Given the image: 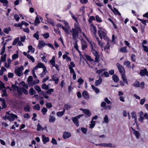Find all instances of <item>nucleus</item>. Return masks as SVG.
Segmentation results:
<instances>
[{
    "mask_svg": "<svg viewBox=\"0 0 148 148\" xmlns=\"http://www.w3.org/2000/svg\"><path fill=\"white\" fill-rule=\"evenodd\" d=\"M107 41V44L104 47V51L108 53L109 52V50L110 49V47L111 43V41L109 38H108V40H105Z\"/></svg>",
    "mask_w": 148,
    "mask_h": 148,
    "instance_id": "nucleus-3",
    "label": "nucleus"
},
{
    "mask_svg": "<svg viewBox=\"0 0 148 148\" xmlns=\"http://www.w3.org/2000/svg\"><path fill=\"white\" fill-rule=\"evenodd\" d=\"M81 131L83 133L86 134L87 133V130L86 128H85L83 127H82L81 129Z\"/></svg>",
    "mask_w": 148,
    "mask_h": 148,
    "instance_id": "nucleus-56",
    "label": "nucleus"
},
{
    "mask_svg": "<svg viewBox=\"0 0 148 148\" xmlns=\"http://www.w3.org/2000/svg\"><path fill=\"white\" fill-rule=\"evenodd\" d=\"M102 79L100 77L99 79L96 81L95 85L96 86H98L100 85L102 82Z\"/></svg>",
    "mask_w": 148,
    "mask_h": 148,
    "instance_id": "nucleus-31",
    "label": "nucleus"
},
{
    "mask_svg": "<svg viewBox=\"0 0 148 148\" xmlns=\"http://www.w3.org/2000/svg\"><path fill=\"white\" fill-rule=\"evenodd\" d=\"M42 88L46 90H47L49 88L48 86L45 84H43L42 85Z\"/></svg>",
    "mask_w": 148,
    "mask_h": 148,
    "instance_id": "nucleus-54",
    "label": "nucleus"
},
{
    "mask_svg": "<svg viewBox=\"0 0 148 148\" xmlns=\"http://www.w3.org/2000/svg\"><path fill=\"white\" fill-rule=\"evenodd\" d=\"M116 66L119 70L120 73L121 74L125 73V71L123 66L119 63H117Z\"/></svg>",
    "mask_w": 148,
    "mask_h": 148,
    "instance_id": "nucleus-5",
    "label": "nucleus"
},
{
    "mask_svg": "<svg viewBox=\"0 0 148 148\" xmlns=\"http://www.w3.org/2000/svg\"><path fill=\"white\" fill-rule=\"evenodd\" d=\"M82 50H84L87 47V45L86 42L84 41L82 42Z\"/></svg>",
    "mask_w": 148,
    "mask_h": 148,
    "instance_id": "nucleus-27",
    "label": "nucleus"
},
{
    "mask_svg": "<svg viewBox=\"0 0 148 148\" xmlns=\"http://www.w3.org/2000/svg\"><path fill=\"white\" fill-rule=\"evenodd\" d=\"M95 56V62H98L99 61V56L98 54Z\"/></svg>",
    "mask_w": 148,
    "mask_h": 148,
    "instance_id": "nucleus-64",
    "label": "nucleus"
},
{
    "mask_svg": "<svg viewBox=\"0 0 148 148\" xmlns=\"http://www.w3.org/2000/svg\"><path fill=\"white\" fill-rule=\"evenodd\" d=\"M29 93L31 95H33L34 94H35L36 91L34 90L33 88H31L29 90Z\"/></svg>",
    "mask_w": 148,
    "mask_h": 148,
    "instance_id": "nucleus-42",
    "label": "nucleus"
},
{
    "mask_svg": "<svg viewBox=\"0 0 148 148\" xmlns=\"http://www.w3.org/2000/svg\"><path fill=\"white\" fill-rule=\"evenodd\" d=\"M45 45V42L43 41H39L38 47L39 49L42 48Z\"/></svg>",
    "mask_w": 148,
    "mask_h": 148,
    "instance_id": "nucleus-13",
    "label": "nucleus"
},
{
    "mask_svg": "<svg viewBox=\"0 0 148 148\" xmlns=\"http://www.w3.org/2000/svg\"><path fill=\"white\" fill-rule=\"evenodd\" d=\"M105 70V69H101L99 70H97L96 72L97 73H98L99 75L103 71H104Z\"/></svg>",
    "mask_w": 148,
    "mask_h": 148,
    "instance_id": "nucleus-60",
    "label": "nucleus"
},
{
    "mask_svg": "<svg viewBox=\"0 0 148 148\" xmlns=\"http://www.w3.org/2000/svg\"><path fill=\"white\" fill-rule=\"evenodd\" d=\"M71 135V134L70 132H65L63 133V137L64 139H66L70 137Z\"/></svg>",
    "mask_w": 148,
    "mask_h": 148,
    "instance_id": "nucleus-14",
    "label": "nucleus"
},
{
    "mask_svg": "<svg viewBox=\"0 0 148 148\" xmlns=\"http://www.w3.org/2000/svg\"><path fill=\"white\" fill-rule=\"evenodd\" d=\"M72 29H73L79 32L81 31V29L79 26L78 23H75L74 28H73Z\"/></svg>",
    "mask_w": 148,
    "mask_h": 148,
    "instance_id": "nucleus-12",
    "label": "nucleus"
},
{
    "mask_svg": "<svg viewBox=\"0 0 148 148\" xmlns=\"http://www.w3.org/2000/svg\"><path fill=\"white\" fill-rule=\"evenodd\" d=\"M96 20L97 21L100 22L102 21V20L101 18L99 16L97 15L95 16Z\"/></svg>",
    "mask_w": 148,
    "mask_h": 148,
    "instance_id": "nucleus-59",
    "label": "nucleus"
},
{
    "mask_svg": "<svg viewBox=\"0 0 148 148\" xmlns=\"http://www.w3.org/2000/svg\"><path fill=\"white\" fill-rule=\"evenodd\" d=\"M38 32L37 31L33 35L34 38H36L37 40H38L39 39V35L38 34Z\"/></svg>",
    "mask_w": 148,
    "mask_h": 148,
    "instance_id": "nucleus-45",
    "label": "nucleus"
},
{
    "mask_svg": "<svg viewBox=\"0 0 148 148\" xmlns=\"http://www.w3.org/2000/svg\"><path fill=\"white\" fill-rule=\"evenodd\" d=\"M0 1L4 4L3 5L4 6H7L8 3L7 0H0Z\"/></svg>",
    "mask_w": 148,
    "mask_h": 148,
    "instance_id": "nucleus-41",
    "label": "nucleus"
},
{
    "mask_svg": "<svg viewBox=\"0 0 148 148\" xmlns=\"http://www.w3.org/2000/svg\"><path fill=\"white\" fill-rule=\"evenodd\" d=\"M96 121H92L90 122V124L89 125V127L91 129L93 128L95 125Z\"/></svg>",
    "mask_w": 148,
    "mask_h": 148,
    "instance_id": "nucleus-32",
    "label": "nucleus"
},
{
    "mask_svg": "<svg viewBox=\"0 0 148 148\" xmlns=\"http://www.w3.org/2000/svg\"><path fill=\"white\" fill-rule=\"evenodd\" d=\"M10 115L9 121H14L15 119H17L18 116L17 115L13 113H9L8 114Z\"/></svg>",
    "mask_w": 148,
    "mask_h": 148,
    "instance_id": "nucleus-7",
    "label": "nucleus"
},
{
    "mask_svg": "<svg viewBox=\"0 0 148 148\" xmlns=\"http://www.w3.org/2000/svg\"><path fill=\"white\" fill-rule=\"evenodd\" d=\"M124 64L126 65L129 68H131V66L130 65V62L129 61H125L124 62Z\"/></svg>",
    "mask_w": 148,
    "mask_h": 148,
    "instance_id": "nucleus-38",
    "label": "nucleus"
},
{
    "mask_svg": "<svg viewBox=\"0 0 148 148\" xmlns=\"http://www.w3.org/2000/svg\"><path fill=\"white\" fill-rule=\"evenodd\" d=\"M71 119L77 126V127L79 126V121L77 118L72 117L71 118Z\"/></svg>",
    "mask_w": 148,
    "mask_h": 148,
    "instance_id": "nucleus-15",
    "label": "nucleus"
},
{
    "mask_svg": "<svg viewBox=\"0 0 148 148\" xmlns=\"http://www.w3.org/2000/svg\"><path fill=\"white\" fill-rule=\"evenodd\" d=\"M91 86L92 88L93 89L95 90L96 93H98L99 92V89L98 88H97L96 87H95L93 85H92Z\"/></svg>",
    "mask_w": 148,
    "mask_h": 148,
    "instance_id": "nucleus-34",
    "label": "nucleus"
},
{
    "mask_svg": "<svg viewBox=\"0 0 148 148\" xmlns=\"http://www.w3.org/2000/svg\"><path fill=\"white\" fill-rule=\"evenodd\" d=\"M139 115V118H138V120L139 121L142 123L143 122L144 120V117H143V112L141 111L138 113Z\"/></svg>",
    "mask_w": 148,
    "mask_h": 148,
    "instance_id": "nucleus-10",
    "label": "nucleus"
},
{
    "mask_svg": "<svg viewBox=\"0 0 148 148\" xmlns=\"http://www.w3.org/2000/svg\"><path fill=\"white\" fill-rule=\"evenodd\" d=\"M140 73L141 76H145L146 75L147 76H148V72L146 69H144L143 70H141Z\"/></svg>",
    "mask_w": 148,
    "mask_h": 148,
    "instance_id": "nucleus-9",
    "label": "nucleus"
},
{
    "mask_svg": "<svg viewBox=\"0 0 148 148\" xmlns=\"http://www.w3.org/2000/svg\"><path fill=\"white\" fill-rule=\"evenodd\" d=\"M88 41L89 42L90 45V47L91 49H94V47L95 46V44L93 42L90 41L89 40H88Z\"/></svg>",
    "mask_w": 148,
    "mask_h": 148,
    "instance_id": "nucleus-28",
    "label": "nucleus"
},
{
    "mask_svg": "<svg viewBox=\"0 0 148 148\" xmlns=\"http://www.w3.org/2000/svg\"><path fill=\"white\" fill-rule=\"evenodd\" d=\"M33 77L31 76H29L27 79V81L28 82V84L31 86H32L33 81H32Z\"/></svg>",
    "mask_w": 148,
    "mask_h": 148,
    "instance_id": "nucleus-19",
    "label": "nucleus"
},
{
    "mask_svg": "<svg viewBox=\"0 0 148 148\" xmlns=\"http://www.w3.org/2000/svg\"><path fill=\"white\" fill-rule=\"evenodd\" d=\"M70 32L72 35L73 39L75 40H76V38L78 35L79 32L73 29H72L70 31Z\"/></svg>",
    "mask_w": 148,
    "mask_h": 148,
    "instance_id": "nucleus-4",
    "label": "nucleus"
},
{
    "mask_svg": "<svg viewBox=\"0 0 148 148\" xmlns=\"http://www.w3.org/2000/svg\"><path fill=\"white\" fill-rule=\"evenodd\" d=\"M123 82H124L126 84H128V82L125 75V73L121 74Z\"/></svg>",
    "mask_w": 148,
    "mask_h": 148,
    "instance_id": "nucleus-24",
    "label": "nucleus"
},
{
    "mask_svg": "<svg viewBox=\"0 0 148 148\" xmlns=\"http://www.w3.org/2000/svg\"><path fill=\"white\" fill-rule=\"evenodd\" d=\"M67 25H68V24L66 22V26L64 27L63 25H60V27H61L63 30H64V31L66 32L67 33H68L69 32V30L68 29V28L67 27Z\"/></svg>",
    "mask_w": 148,
    "mask_h": 148,
    "instance_id": "nucleus-18",
    "label": "nucleus"
},
{
    "mask_svg": "<svg viewBox=\"0 0 148 148\" xmlns=\"http://www.w3.org/2000/svg\"><path fill=\"white\" fill-rule=\"evenodd\" d=\"M34 109L37 110H40V107L39 105V104H37L35 105L34 106Z\"/></svg>",
    "mask_w": 148,
    "mask_h": 148,
    "instance_id": "nucleus-46",
    "label": "nucleus"
},
{
    "mask_svg": "<svg viewBox=\"0 0 148 148\" xmlns=\"http://www.w3.org/2000/svg\"><path fill=\"white\" fill-rule=\"evenodd\" d=\"M132 116V118L133 119H134V120L135 121V123H136L137 121V118H136V114L135 112L134 111L132 112L131 113Z\"/></svg>",
    "mask_w": 148,
    "mask_h": 148,
    "instance_id": "nucleus-25",
    "label": "nucleus"
},
{
    "mask_svg": "<svg viewBox=\"0 0 148 148\" xmlns=\"http://www.w3.org/2000/svg\"><path fill=\"white\" fill-rule=\"evenodd\" d=\"M3 94L1 95L2 97H7L8 95L6 92V89H3L2 90Z\"/></svg>",
    "mask_w": 148,
    "mask_h": 148,
    "instance_id": "nucleus-37",
    "label": "nucleus"
},
{
    "mask_svg": "<svg viewBox=\"0 0 148 148\" xmlns=\"http://www.w3.org/2000/svg\"><path fill=\"white\" fill-rule=\"evenodd\" d=\"M86 115V117H88L91 116L92 114L90 111L88 109H80Z\"/></svg>",
    "mask_w": 148,
    "mask_h": 148,
    "instance_id": "nucleus-6",
    "label": "nucleus"
},
{
    "mask_svg": "<svg viewBox=\"0 0 148 148\" xmlns=\"http://www.w3.org/2000/svg\"><path fill=\"white\" fill-rule=\"evenodd\" d=\"M30 106L27 105L24 108V110L25 112H28L30 111Z\"/></svg>",
    "mask_w": 148,
    "mask_h": 148,
    "instance_id": "nucleus-55",
    "label": "nucleus"
},
{
    "mask_svg": "<svg viewBox=\"0 0 148 148\" xmlns=\"http://www.w3.org/2000/svg\"><path fill=\"white\" fill-rule=\"evenodd\" d=\"M133 134L136 136L137 138H138L140 136V133L139 132L134 130H133Z\"/></svg>",
    "mask_w": 148,
    "mask_h": 148,
    "instance_id": "nucleus-29",
    "label": "nucleus"
},
{
    "mask_svg": "<svg viewBox=\"0 0 148 148\" xmlns=\"http://www.w3.org/2000/svg\"><path fill=\"white\" fill-rule=\"evenodd\" d=\"M98 34L100 38L102 39H103L104 40H108L109 38L107 35V34L105 31V30L101 28H99L98 31Z\"/></svg>",
    "mask_w": 148,
    "mask_h": 148,
    "instance_id": "nucleus-1",
    "label": "nucleus"
},
{
    "mask_svg": "<svg viewBox=\"0 0 148 148\" xmlns=\"http://www.w3.org/2000/svg\"><path fill=\"white\" fill-rule=\"evenodd\" d=\"M42 142L44 144L46 143L47 142H49V137H46L45 136L44 134L42 135Z\"/></svg>",
    "mask_w": 148,
    "mask_h": 148,
    "instance_id": "nucleus-11",
    "label": "nucleus"
},
{
    "mask_svg": "<svg viewBox=\"0 0 148 148\" xmlns=\"http://www.w3.org/2000/svg\"><path fill=\"white\" fill-rule=\"evenodd\" d=\"M52 80L54 81L56 84H57L59 82V79L58 78L55 74H54L52 76Z\"/></svg>",
    "mask_w": 148,
    "mask_h": 148,
    "instance_id": "nucleus-16",
    "label": "nucleus"
},
{
    "mask_svg": "<svg viewBox=\"0 0 148 148\" xmlns=\"http://www.w3.org/2000/svg\"><path fill=\"white\" fill-rule=\"evenodd\" d=\"M23 70V67L22 66L20 67L16 68L15 69V73L18 76L20 77L23 74L22 71Z\"/></svg>",
    "mask_w": 148,
    "mask_h": 148,
    "instance_id": "nucleus-2",
    "label": "nucleus"
},
{
    "mask_svg": "<svg viewBox=\"0 0 148 148\" xmlns=\"http://www.w3.org/2000/svg\"><path fill=\"white\" fill-rule=\"evenodd\" d=\"M19 39V37H17L16 38L13 42L12 45H15L18 42Z\"/></svg>",
    "mask_w": 148,
    "mask_h": 148,
    "instance_id": "nucleus-50",
    "label": "nucleus"
},
{
    "mask_svg": "<svg viewBox=\"0 0 148 148\" xmlns=\"http://www.w3.org/2000/svg\"><path fill=\"white\" fill-rule=\"evenodd\" d=\"M74 47L75 48V49L77 51H79L77 41H76V40L75 42H74Z\"/></svg>",
    "mask_w": 148,
    "mask_h": 148,
    "instance_id": "nucleus-61",
    "label": "nucleus"
},
{
    "mask_svg": "<svg viewBox=\"0 0 148 148\" xmlns=\"http://www.w3.org/2000/svg\"><path fill=\"white\" fill-rule=\"evenodd\" d=\"M17 91L18 95H21L22 94L23 90L22 88H18V89H17Z\"/></svg>",
    "mask_w": 148,
    "mask_h": 148,
    "instance_id": "nucleus-47",
    "label": "nucleus"
},
{
    "mask_svg": "<svg viewBox=\"0 0 148 148\" xmlns=\"http://www.w3.org/2000/svg\"><path fill=\"white\" fill-rule=\"evenodd\" d=\"M82 95L85 99H88L89 98V95L86 91L85 90L83 91Z\"/></svg>",
    "mask_w": 148,
    "mask_h": 148,
    "instance_id": "nucleus-17",
    "label": "nucleus"
},
{
    "mask_svg": "<svg viewBox=\"0 0 148 148\" xmlns=\"http://www.w3.org/2000/svg\"><path fill=\"white\" fill-rule=\"evenodd\" d=\"M55 117L53 116L50 115L49 118V121L50 123H53L56 120Z\"/></svg>",
    "mask_w": 148,
    "mask_h": 148,
    "instance_id": "nucleus-22",
    "label": "nucleus"
},
{
    "mask_svg": "<svg viewBox=\"0 0 148 148\" xmlns=\"http://www.w3.org/2000/svg\"><path fill=\"white\" fill-rule=\"evenodd\" d=\"M91 26L90 30L94 34H96L97 32V30L93 24H91Z\"/></svg>",
    "mask_w": 148,
    "mask_h": 148,
    "instance_id": "nucleus-20",
    "label": "nucleus"
},
{
    "mask_svg": "<svg viewBox=\"0 0 148 148\" xmlns=\"http://www.w3.org/2000/svg\"><path fill=\"white\" fill-rule=\"evenodd\" d=\"M11 30L10 28L9 27L7 28H4L3 29V31L6 34H9V32Z\"/></svg>",
    "mask_w": 148,
    "mask_h": 148,
    "instance_id": "nucleus-33",
    "label": "nucleus"
},
{
    "mask_svg": "<svg viewBox=\"0 0 148 148\" xmlns=\"http://www.w3.org/2000/svg\"><path fill=\"white\" fill-rule=\"evenodd\" d=\"M6 55L5 54L3 56H2L1 57V61H0V64H1V61H2L3 62H5L6 61Z\"/></svg>",
    "mask_w": 148,
    "mask_h": 148,
    "instance_id": "nucleus-40",
    "label": "nucleus"
},
{
    "mask_svg": "<svg viewBox=\"0 0 148 148\" xmlns=\"http://www.w3.org/2000/svg\"><path fill=\"white\" fill-rule=\"evenodd\" d=\"M96 38L97 42L98 45L102 48V51H103L102 47L104 45V43L101 40H100L99 38L98 37H96Z\"/></svg>",
    "mask_w": 148,
    "mask_h": 148,
    "instance_id": "nucleus-8",
    "label": "nucleus"
},
{
    "mask_svg": "<svg viewBox=\"0 0 148 148\" xmlns=\"http://www.w3.org/2000/svg\"><path fill=\"white\" fill-rule=\"evenodd\" d=\"M136 56L134 54H132L131 56V59L133 61L135 62Z\"/></svg>",
    "mask_w": 148,
    "mask_h": 148,
    "instance_id": "nucleus-63",
    "label": "nucleus"
},
{
    "mask_svg": "<svg viewBox=\"0 0 148 148\" xmlns=\"http://www.w3.org/2000/svg\"><path fill=\"white\" fill-rule=\"evenodd\" d=\"M34 88L38 92H41V88L38 85L35 86L34 87Z\"/></svg>",
    "mask_w": 148,
    "mask_h": 148,
    "instance_id": "nucleus-43",
    "label": "nucleus"
},
{
    "mask_svg": "<svg viewBox=\"0 0 148 148\" xmlns=\"http://www.w3.org/2000/svg\"><path fill=\"white\" fill-rule=\"evenodd\" d=\"M116 38V37H115V35H112L111 42H113L114 43H115V40Z\"/></svg>",
    "mask_w": 148,
    "mask_h": 148,
    "instance_id": "nucleus-62",
    "label": "nucleus"
},
{
    "mask_svg": "<svg viewBox=\"0 0 148 148\" xmlns=\"http://www.w3.org/2000/svg\"><path fill=\"white\" fill-rule=\"evenodd\" d=\"M112 79L114 82L116 83H118L119 80V79L118 77L115 74L113 75Z\"/></svg>",
    "mask_w": 148,
    "mask_h": 148,
    "instance_id": "nucleus-21",
    "label": "nucleus"
},
{
    "mask_svg": "<svg viewBox=\"0 0 148 148\" xmlns=\"http://www.w3.org/2000/svg\"><path fill=\"white\" fill-rule=\"evenodd\" d=\"M47 21L48 23L51 24L52 25H54V23L52 20H51L50 18H48L47 17Z\"/></svg>",
    "mask_w": 148,
    "mask_h": 148,
    "instance_id": "nucleus-48",
    "label": "nucleus"
},
{
    "mask_svg": "<svg viewBox=\"0 0 148 148\" xmlns=\"http://www.w3.org/2000/svg\"><path fill=\"white\" fill-rule=\"evenodd\" d=\"M95 18L94 16H90L89 17V19L88 20V21L90 24L91 25L92 24V21L93 20L95 21Z\"/></svg>",
    "mask_w": 148,
    "mask_h": 148,
    "instance_id": "nucleus-35",
    "label": "nucleus"
},
{
    "mask_svg": "<svg viewBox=\"0 0 148 148\" xmlns=\"http://www.w3.org/2000/svg\"><path fill=\"white\" fill-rule=\"evenodd\" d=\"M91 51L92 53V54L95 56L97 55H98V52L96 51L94 49H93L91 50Z\"/></svg>",
    "mask_w": 148,
    "mask_h": 148,
    "instance_id": "nucleus-57",
    "label": "nucleus"
},
{
    "mask_svg": "<svg viewBox=\"0 0 148 148\" xmlns=\"http://www.w3.org/2000/svg\"><path fill=\"white\" fill-rule=\"evenodd\" d=\"M47 111V109L45 107L43 108L41 110V112L43 115H45Z\"/></svg>",
    "mask_w": 148,
    "mask_h": 148,
    "instance_id": "nucleus-51",
    "label": "nucleus"
},
{
    "mask_svg": "<svg viewBox=\"0 0 148 148\" xmlns=\"http://www.w3.org/2000/svg\"><path fill=\"white\" fill-rule=\"evenodd\" d=\"M133 85L134 86L137 87H138L140 86L139 82L137 81H135V82L133 84Z\"/></svg>",
    "mask_w": 148,
    "mask_h": 148,
    "instance_id": "nucleus-52",
    "label": "nucleus"
},
{
    "mask_svg": "<svg viewBox=\"0 0 148 148\" xmlns=\"http://www.w3.org/2000/svg\"><path fill=\"white\" fill-rule=\"evenodd\" d=\"M37 130L38 131H40L42 130V131L43 130V128L40 125L39 123L38 124L37 126Z\"/></svg>",
    "mask_w": 148,
    "mask_h": 148,
    "instance_id": "nucleus-44",
    "label": "nucleus"
},
{
    "mask_svg": "<svg viewBox=\"0 0 148 148\" xmlns=\"http://www.w3.org/2000/svg\"><path fill=\"white\" fill-rule=\"evenodd\" d=\"M109 120L108 119V117L107 115L105 116V117L104 118V121L105 123H108V122Z\"/></svg>",
    "mask_w": 148,
    "mask_h": 148,
    "instance_id": "nucleus-58",
    "label": "nucleus"
},
{
    "mask_svg": "<svg viewBox=\"0 0 148 148\" xmlns=\"http://www.w3.org/2000/svg\"><path fill=\"white\" fill-rule=\"evenodd\" d=\"M84 82V80L81 77H80L77 80V82L79 83V85L82 84Z\"/></svg>",
    "mask_w": 148,
    "mask_h": 148,
    "instance_id": "nucleus-49",
    "label": "nucleus"
},
{
    "mask_svg": "<svg viewBox=\"0 0 148 148\" xmlns=\"http://www.w3.org/2000/svg\"><path fill=\"white\" fill-rule=\"evenodd\" d=\"M65 111L64 108L63 109V110L61 112H58L56 113L57 115L59 117H61L63 115Z\"/></svg>",
    "mask_w": 148,
    "mask_h": 148,
    "instance_id": "nucleus-23",
    "label": "nucleus"
},
{
    "mask_svg": "<svg viewBox=\"0 0 148 148\" xmlns=\"http://www.w3.org/2000/svg\"><path fill=\"white\" fill-rule=\"evenodd\" d=\"M37 65L39 68H42L43 69H44V68H46V67L45 66L44 64L42 63H38Z\"/></svg>",
    "mask_w": 148,
    "mask_h": 148,
    "instance_id": "nucleus-39",
    "label": "nucleus"
},
{
    "mask_svg": "<svg viewBox=\"0 0 148 148\" xmlns=\"http://www.w3.org/2000/svg\"><path fill=\"white\" fill-rule=\"evenodd\" d=\"M47 70L46 68H44V69H43V71L42 72V73L40 74V77H42L44 76L45 75V74L47 73Z\"/></svg>",
    "mask_w": 148,
    "mask_h": 148,
    "instance_id": "nucleus-30",
    "label": "nucleus"
},
{
    "mask_svg": "<svg viewBox=\"0 0 148 148\" xmlns=\"http://www.w3.org/2000/svg\"><path fill=\"white\" fill-rule=\"evenodd\" d=\"M64 106L65 109L67 110H69L71 107V105L69 104V103L64 104Z\"/></svg>",
    "mask_w": 148,
    "mask_h": 148,
    "instance_id": "nucleus-36",
    "label": "nucleus"
},
{
    "mask_svg": "<svg viewBox=\"0 0 148 148\" xmlns=\"http://www.w3.org/2000/svg\"><path fill=\"white\" fill-rule=\"evenodd\" d=\"M49 62L52 66V67H54L55 64V57L53 56L52 58L49 61Z\"/></svg>",
    "mask_w": 148,
    "mask_h": 148,
    "instance_id": "nucleus-26",
    "label": "nucleus"
},
{
    "mask_svg": "<svg viewBox=\"0 0 148 148\" xmlns=\"http://www.w3.org/2000/svg\"><path fill=\"white\" fill-rule=\"evenodd\" d=\"M27 58H28L30 59L33 62H34L35 60L33 56H31L29 54H28L27 55Z\"/></svg>",
    "mask_w": 148,
    "mask_h": 148,
    "instance_id": "nucleus-53",
    "label": "nucleus"
}]
</instances>
